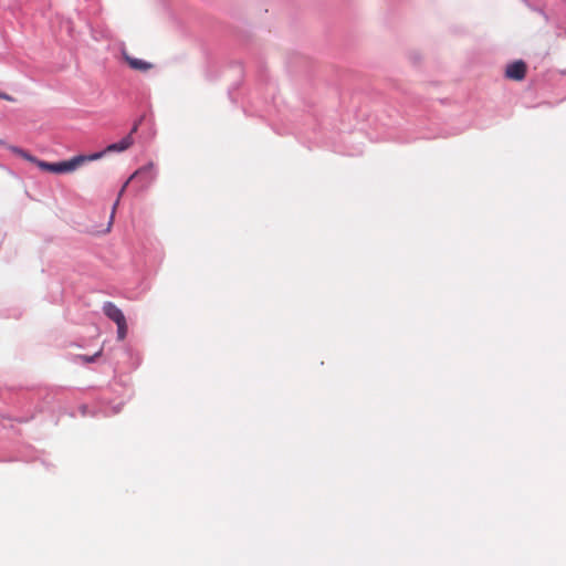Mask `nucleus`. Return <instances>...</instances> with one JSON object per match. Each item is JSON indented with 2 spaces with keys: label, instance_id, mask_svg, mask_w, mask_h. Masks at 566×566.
<instances>
[{
  "label": "nucleus",
  "instance_id": "obj_1",
  "mask_svg": "<svg viewBox=\"0 0 566 566\" xmlns=\"http://www.w3.org/2000/svg\"><path fill=\"white\" fill-rule=\"evenodd\" d=\"M156 177H157V170H156L154 163H148V164L144 165L143 167L137 169L129 177V179L123 185V187L119 190L118 197H120L124 193L127 185L130 181L135 182V185L138 187V191H145L153 185V182L156 180ZM118 201H119V198H117V200L115 201V203L113 206V210L118 205Z\"/></svg>",
  "mask_w": 566,
  "mask_h": 566
},
{
  "label": "nucleus",
  "instance_id": "obj_2",
  "mask_svg": "<svg viewBox=\"0 0 566 566\" xmlns=\"http://www.w3.org/2000/svg\"><path fill=\"white\" fill-rule=\"evenodd\" d=\"M103 156V153H94L90 156L78 155L69 160L51 163V172L65 174L74 171L81 164L87 160H95Z\"/></svg>",
  "mask_w": 566,
  "mask_h": 566
},
{
  "label": "nucleus",
  "instance_id": "obj_3",
  "mask_svg": "<svg viewBox=\"0 0 566 566\" xmlns=\"http://www.w3.org/2000/svg\"><path fill=\"white\" fill-rule=\"evenodd\" d=\"M526 75V64L523 60L514 61L507 64L505 76L510 80L522 81Z\"/></svg>",
  "mask_w": 566,
  "mask_h": 566
},
{
  "label": "nucleus",
  "instance_id": "obj_4",
  "mask_svg": "<svg viewBox=\"0 0 566 566\" xmlns=\"http://www.w3.org/2000/svg\"><path fill=\"white\" fill-rule=\"evenodd\" d=\"M138 129V124L136 123L130 133L128 135H126L125 137H123L119 142L117 143H113L111 145L107 146L106 148V151H117V153H120V151H124L126 149H128L132 145H133V134L136 133Z\"/></svg>",
  "mask_w": 566,
  "mask_h": 566
},
{
  "label": "nucleus",
  "instance_id": "obj_5",
  "mask_svg": "<svg viewBox=\"0 0 566 566\" xmlns=\"http://www.w3.org/2000/svg\"><path fill=\"white\" fill-rule=\"evenodd\" d=\"M103 313L107 318L113 321L115 324L126 321L123 311L113 302H105L103 304Z\"/></svg>",
  "mask_w": 566,
  "mask_h": 566
},
{
  "label": "nucleus",
  "instance_id": "obj_6",
  "mask_svg": "<svg viewBox=\"0 0 566 566\" xmlns=\"http://www.w3.org/2000/svg\"><path fill=\"white\" fill-rule=\"evenodd\" d=\"M124 59L129 64V66L134 70L145 72L151 67L150 63H148L144 60H140V59L132 57V56L127 55L126 53H124Z\"/></svg>",
  "mask_w": 566,
  "mask_h": 566
},
{
  "label": "nucleus",
  "instance_id": "obj_7",
  "mask_svg": "<svg viewBox=\"0 0 566 566\" xmlns=\"http://www.w3.org/2000/svg\"><path fill=\"white\" fill-rule=\"evenodd\" d=\"M102 354V350H98L94 355L87 356V355H78L76 358L83 363V364H91L96 360L97 357H99Z\"/></svg>",
  "mask_w": 566,
  "mask_h": 566
},
{
  "label": "nucleus",
  "instance_id": "obj_8",
  "mask_svg": "<svg viewBox=\"0 0 566 566\" xmlns=\"http://www.w3.org/2000/svg\"><path fill=\"white\" fill-rule=\"evenodd\" d=\"M117 326V339L123 340L127 335V323L126 321L116 324Z\"/></svg>",
  "mask_w": 566,
  "mask_h": 566
},
{
  "label": "nucleus",
  "instance_id": "obj_9",
  "mask_svg": "<svg viewBox=\"0 0 566 566\" xmlns=\"http://www.w3.org/2000/svg\"><path fill=\"white\" fill-rule=\"evenodd\" d=\"M12 151H13L14 154H18V155H19V156H21L22 158H24V159H27V160L31 161V163H34V161H35V157H34V156L30 155L28 151H25V150H23V149H21V148H19V147H14V148H12Z\"/></svg>",
  "mask_w": 566,
  "mask_h": 566
},
{
  "label": "nucleus",
  "instance_id": "obj_10",
  "mask_svg": "<svg viewBox=\"0 0 566 566\" xmlns=\"http://www.w3.org/2000/svg\"><path fill=\"white\" fill-rule=\"evenodd\" d=\"M39 168H41L42 170H45V171H50L51 170V163H48V161H43V160H39L35 158V161H34Z\"/></svg>",
  "mask_w": 566,
  "mask_h": 566
},
{
  "label": "nucleus",
  "instance_id": "obj_11",
  "mask_svg": "<svg viewBox=\"0 0 566 566\" xmlns=\"http://www.w3.org/2000/svg\"><path fill=\"white\" fill-rule=\"evenodd\" d=\"M0 98L6 101H12V97L4 92H0Z\"/></svg>",
  "mask_w": 566,
  "mask_h": 566
},
{
  "label": "nucleus",
  "instance_id": "obj_12",
  "mask_svg": "<svg viewBox=\"0 0 566 566\" xmlns=\"http://www.w3.org/2000/svg\"><path fill=\"white\" fill-rule=\"evenodd\" d=\"M532 9H533V10H535V11H537L538 13L543 14L544 17H546V15H545V12H544L542 9H535V8H532Z\"/></svg>",
  "mask_w": 566,
  "mask_h": 566
},
{
  "label": "nucleus",
  "instance_id": "obj_13",
  "mask_svg": "<svg viewBox=\"0 0 566 566\" xmlns=\"http://www.w3.org/2000/svg\"><path fill=\"white\" fill-rule=\"evenodd\" d=\"M86 409H87V408H86L85 406H84V407H82V413H83V415H86Z\"/></svg>",
  "mask_w": 566,
  "mask_h": 566
}]
</instances>
